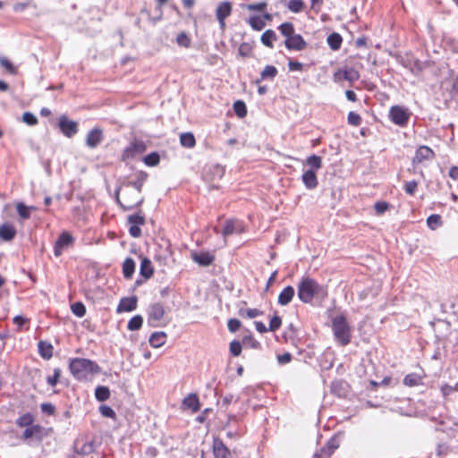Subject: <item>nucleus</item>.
<instances>
[{
    "mask_svg": "<svg viewBox=\"0 0 458 458\" xmlns=\"http://www.w3.org/2000/svg\"><path fill=\"white\" fill-rule=\"evenodd\" d=\"M34 422L35 416L30 412L22 413L16 419V426L18 428H24L21 435V439L23 441L35 439L41 442L43 438L47 436L46 428L39 424H35Z\"/></svg>",
    "mask_w": 458,
    "mask_h": 458,
    "instance_id": "nucleus-1",
    "label": "nucleus"
},
{
    "mask_svg": "<svg viewBox=\"0 0 458 458\" xmlns=\"http://www.w3.org/2000/svg\"><path fill=\"white\" fill-rule=\"evenodd\" d=\"M297 295L303 303H311L315 297L327 295V288L310 276L301 277L297 286Z\"/></svg>",
    "mask_w": 458,
    "mask_h": 458,
    "instance_id": "nucleus-2",
    "label": "nucleus"
},
{
    "mask_svg": "<svg viewBox=\"0 0 458 458\" xmlns=\"http://www.w3.org/2000/svg\"><path fill=\"white\" fill-rule=\"evenodd\" d=\"M277 29L284 38V45L288 51L301 52L308 47V43L304 38L295 32V27L293 22H283Z\"/></svg>",
    "mask_w": 458,
    "mask_h": 458,
    "instance_id": "nucleus-3",
    "label": "nucleus"
},
{
    "mask_svg": "<svg viewBox=\"0 0 458 458\" xmlns=\"http://www.w3.org/2000/svg\"><path fill=\"white\" fill-rule=\"evenodd\" d=\"M69 369L79 381L88 380L90 376L100 372V368L95 361L84 358L72 359L69 363Z\"/></svg>",
    "mask_w": 458,
    "mask_h": 458,
    "instance_id": "nucleus-4",
    "label": "nucleus"
},
{
    "mask_svg": "<svg viewBox=\"0 0 458 458\" xmlns=\"http://www.w3.org/2000/svg\"><path fill=\"white\" fill-rule=\"evenodd\" d=\"M116 200L123 210H131L142 205L144 197L131 186L122 185L116 191Z\"/></svg>",
    "mask_w": 458,
    "mask_h": 458,
    "instance_id": "nucleus-5",
    "label": "nucleus"
},
{
    "mask_svg": "<svg viewBox=\"0 0 458 458\" xmlns=\"http://www.w3.org/2000/svg\"><path fill=\"white\" fill-rule=\"evenodd\" d=\"M332 330L335 340L342 346H346L351 343V327L349 326L344 315H338L333 318Z\"/></svg>",
    "mask_w": 458,
    "mask_h": 458,
    "instance_id": "nucleus-6",
    "label": "nucleus"
},
{
    "mask_svg": "<svg viewBox=\"0 0 458 458\" xmlns=\"http://www.w3.org/2000/svg\"><path fill=\"white\" fill-rule=\"evenodd\" d=\"M146 149V143L141 140L134 138L130 141L129 145L123 150L121 155V161L126 162L130 159H133L138 155L144 153Z\"/></svg>",
    "mask_w": 458,
    "mask_h": 458,
    "instance_id": "nucleus-7",
    "label": "nucleus"
},
{
    "mask_svg": "<svg viewBox=\"0 0 458 458\" xmlns=\"http://www.w3.org/2000/svg\"><path fill=\"white\" fill-rule=\"evenodd\" d=\"M342 435V433H336L331 437L325 445L313 454L312 458H330L335 451L339 448Z\"/></svg>",
    "mask_w": 458,
    "mask_h": 458,
    "instance_id": "nucleus-8",
    "label": "nucleus"
},
{
    "mask_svg": "<svg viewBox=\"0 0 458 458\" xmlns=\"http://www.w3.org/2000/svg\"><path fill=\"white\" fill-rule=\"evenodd\" d=\"M411 117L409 109L402 106H393L389 110L391 122L400 127H405Z\"/></svg>",
    "mask_w": 458,
    "mask_h": 458,
    "instance_id": "nucleus-9",
    "label": "nucleus"
},
{
    "mask_svg": "<svg viewBox=\"0 0 458 458\" xmlns=\"http://www.w3.org/2000/svg\"><path fill=\"white\" fill-rule=\"evenodd\" d=\"M360 75L358 70L353 67H349L347 65L337 69L333 74V81L335 82H342L344 81H347L350 84L357 81L360 79Z\"/></svg>",
    "mask_w": 458,
    "mask_h": 458,
    "instance_id": "nucleus-10",
    "label": "nucleus"
},
{
    "mask_svg": "<svg viewBox=\"0 0 458 458\" xmlns=\"http://www.w3.org/2000/svg\"><path fill=\"white\" fill-rule=\"evenodd\" d=\"M435 157L436 153L431 148L426 145H421L417 148L411 163L413 165H417L425 161H432Z\"/></svg>",
    "mask_w": 458,
    "mask_h": 458,
    "instance_id": "nucleus-11",
    "label": "nucleus"
},
{
    "mask_svg": "<svg viewBox=\"0 0 458 458\" xmlns=\"http://www.w3.org/2000/svg\"><path fill=\"white\" fill-rule=\"evenodd\" d=\"M74 238L69 232L61 233L54 245L55 256L60 257L65 249L72 246Z\"/></svg>",
    "mask_w": 458,
    "mask_h": 458,
    "instance_id": "nucleus-12",
    "label": "nucleus"
},
{
    "mask_svg": "<svg viewBox=\"0 0 458 458\" xmlns=\"http://www.w3.org/2000/svg\"><path fill=\"white\" fill-rule=\"evenodd\" d=\"M146 219L141 212L128 216V224L130 225L129 233L131 236L139 238L141 236L140 225H145Z\"/></svg>",
    "mask_w": 458,
    "mask_h": 458,
    "instance_id": "nucleus-13",
    "label": "nucleus"
},
{
    "mask_svg": "<svg viewBox=\"0 0 458 458\" xmlns=\"http://www.w3.org/2000/svg\"><path fill=\"white\" fill-rule=\"evenodd\" d=\"M233 11V4L230 1L220 2L216 9V16L219 22L221 30L225 29V20L228 18Z\"/></svg>",
    "mask_w": 458,
    "mask_h": 458,
    "instance_id": "nucleus-14",
    "label": "nucleus"
},
{
    "mask_svg": "<svg viewBox=\"0 0 458 458\" xmlns=\"http://www.w3.org/2000/svg\"><path fill=\"white\" fill-rule=\"evenodd\" d=\"M58 126L62 133L71 138L78 132V123L70 120L66 115H61L58 120Z\"/></svg>",
    "mask_w": 458,
    "mask_h": 458,
    "instance_id": "nucleus-15",
    "label": "nucleus"
},
{
    "mask_svg": "<svg viewBox=\"0 0 458 458\" xmlns=\"http://www.w3.org/2000/svg\"><path fill=\"white\" fill-rule=\"evenodd\" d=\"M212 453L214 458H229L231 455L230 449L225 445L221 438L216 437L213 438Z\"/></svg>",
    "mask_w": 458,
    "mask_h": 458,
    "instance_id": "nucleus-16",
    "label": "nucleus"
},
{
    "mask_svg": "<svg viewBox=\"0 0 458 458\" xmlns=\"http://www.w3.org/2000/svg\"><path fill=\"white\" fill-rule=\"evenodd\" d=\"M191 258L195 263H197L200 267H208L212 265L216 259L215 255L208 251H192L191 253Z\"/></svg>",
    "mask_w": 458,
    "mask_h": 458,
    "instance_id": "nucleus-17",
    "label": "nucleus"
},
{
    "mask_svg": "<svg viewBox=\"0 0 458 458\" xmlns=\"http://www.w3.org/2000/svg\"><path fill=\"white\" fill-rule=\"evenodd\" d=\"M103 140V131L98 127H95L88 132L86 136V144L89 148H95Z\"/></svg>",
    "mask_w": 458,
    "mask_h": 458,
    "instance_id": "nucleus-18",
    "label": "nucleus"
},
{
    "mask_svg": "<svg viewBox=\"0 0 458 458\" xmlns=\"http://www.w3.org/2000/svg\"><path fill=\"white\" fill-rule=\"evenodd\" d=\"M135 180L131 182H128L123 183L124 186H131V189L137 190L139 193L141 194L143 185L148 176V174L144 171H137L134 174Z\"/></svg>",
    "mask_w": 458,
    "mask_h": 458,
    "instance_id": "nucleus-19",
    "label": "nucleus"
},
{
    "mask_svg": "<svg viewBox=\"0 0 458 458\" xmlns=\"http://www.w3.org/2000/svg\"><path fill=\"white\" fill-rule=\"evenodd\" d=\"M137 301L138 299L136 296L122 298L117 306L116 311L118 313L132 311L137 308Z\"/></svg>",
    "mask_w": 458,
    "mask_h": 458,
    "instance_id": "nucleus-20",
    "label": "nucleus"
},
{
    "mask_svg": "<svg viewBox=\"0 0 458 458\" xmlns=\"http://www.w3.org/2000/svg\"><path fill=\"white\" fill-rule=\"evenodd\" d=\"M242 231V225L237 220L227 219L225 222V225L222 230V234L224 237H227L234 233H241Z\"/></svg>",
    "mask_w": 458,
    "mask_h": 458,
    "instance_id": "nucleus-21",
    "label": "nucleus"
},
{
    "mask_svg": "<svg viewBox=\"0 0 458 458\" xmlns=\"http://www.w3.org/2000/svg\"><path fill=\"white\" fill-rule=\"evenodd\" d=\"M182 407L191 410L193 413L200 409L199 396L196 394H190L182 400Z\"/></svg>",
    "mask_w": 458,
    "mask_h": 458,
    "instance_id": "nucleus-22",
    "label": "nucleus"
},
{
    "mask_svg": "<svg viewBox=\"0 0 458 458\" xmlns=\"http://www.w3.org/2000/svg\"><path fill=\"white\" fill-rule=\"evenodd\" d=\"M14 225L9 223H4L0 225V239L4 242H11L16 235Z\"/></svg>",
    "mask_w": 458,
    "mask_h": 458,
    "instance_id": "nucleus-23",
    "label": "nucleus"
},
{
    "mask_svg": "<svg viewBox=\"0 0 458 458\" xmlns=\"http://www.w3.org/2000/svg\"><path fill=\"white\" fill-rule=\"evenodd\" d=\"M165 315V309L161 303H154L150 306L148 319L149 322H158Z\"/></svg>",
    "mask_w": 458,
    "mask_h": 458,
    "instance_id": "nucleus-24",
    "label": "nucleus"
},
{
    "mask_svg": "<svg viewBox=\"0 0 458 458\" xmlns=\"http://www.w3.org/2000/svg\"><path fill=\"white\" fill-rule=\"evenodd\" d=\"M301 180L305 187L309 190L315 189L318 184V177L313 170H307L302 174Z\"/></svg>",
    "mask_w": 458,
    "mask_h": 458,
    "instance_id": "nucleus-25",
    "label": "nucleus"
},
{
    "mask_svg": "<svg viewBox=\"0 0 458 458\" xmlns=\"http://www.w3.org/2000/svg\"><path fill=\"white\" fill-rule=\"evenodd\" d=\"M140 275L148 280L154 275V267L149 259L142 258L140 266Z\"/></svg>",
    "mask_w": 458,
    "mask_h": 458,
    "instance_id": "nucleus-26",
    "label": "nucleus"
},
{
    "mask_svg": "<svg viewBox=\"0 0 458 458\" xmlns=\"http://www.w3.org/2000/svg\"><path fill=\"white\" fill-rule=\"evenodd\" d=\"M278 74V70L274 65H266L260 72V77L256 80V84L262 81H273Z\"/></svg>",
    "mask_w": 458,
    "mask_h": 458,
    "instance_id": "nucleus-27",
    "label": "nucleus"
},
{
    "mask_svg": "<svg viewBox=\"0 0 458 458\" xmlns=\"http://www.w3.org/2000/svg\"><path fill=\"white\" fill-rule=\"evenodd\" d=\"M294 296V288L288 285L278 295V303L282 306L288 305Z\"/></svg>",
    "mask_w": 458,
    "mask_h": 458,
    "instance_id": "nucleus-28",
    "label": "nucleus"
},
{
    "mask_svg": "<svg viewBox=\"0 0 458 458\" xmlns=\"http://www.w3.org/2000/svg\"><path fill=\"white\" fill-rule=\"evenodd\" d=\"M39 355L45 360H50L53 357V345L46 341H39L38 344Z\"/></svg>",
    "mask_w": 458,
    "mask_h": 458,
    "instance_id": "nucleus-29",
    "label": "nucleus"
},
{
    "mask_svg": "<svg viewBox=\"0 0 458 458\" xmlns=\"http://www.w3.org/2000/svg\"><path fill=\"white\" fill-rule=\"evenodd\" d=\"M35 206H26L23 202H18L16 204V210L21 219H29L31 216V211L37 210Z\"/></svg>",
    "mask_w": 458,
    "mask_h": 458,
    "instance_id": "nucleus-30",
    "label": "nucleus"
},
{
    "mask_svg": "<svg viewBox=\"0 0 458 458\" xmlns=\"http://www.w3.org/2000/svg\"><path fill=\"white\" fill-rule=\"evenodd\" d=\"M123 277L127 280L131 279L134 272H135V262L134 260L128 257L124 259L122 267Z\"/></svg>",
    "mask_w": 458,
    "mask_h": 458,
    "instance_id": "nucleus-31",
    "label": "nucleus"
},
{
    "mask_svg": "<svg viewBox=\"0 0 458 458\" xmlns=\"http://www.w3.org/2000/svg\"><path fill=\"white\" fill-rule=\"evenodd\" d=\"M277 37L276 32L273 30H267L263 32L260 37L261 43L268 48L274 47V42L276 40Z\"/></svg>",
    "mask_w": 458,
    "mask_h": 458,
    "instance_id": "nucleus-32",
    "label": "nucleus"
},
{
    "mask_svg": "<svg viewBox=\"0 0 458 458\" xmlns=\"http://www.w3.org/2000/svg\"><path fill=\"white\" fill-rule=\"evenodd\" d=\"M149 344L154 348L163 346L166 342V334L164 332H155L149 337Z\"/></svg>",
    "mask_w": 458,
    "mask_h": 458,
    "instance_id": "nucleus-33",
    "label": "nucleus"
},
{
    "mask_svg": "<svg viewBox=\"0 0 458 458\" xmlns=\"http://www.w3.org/2000/svg\"><path fill=\"white\" fill-rule=\"evenodd\" d=\"M180 144L183 148H192L196 146V140L191 132H183L180 135Z\"/></svg>",
    "mask_w": 458,
    "mask_h": 458,
    "instance_id": "nucleus-34",
    "label": "nucleus"
},
{
    "mask_svg": "<svg viewBox=\"0 0 458 458\" xmlns=\"http://www.w3.org/2000/svg\"><path fill=\"white\" fill-rule=\"evenodd\" d=\"M327 44L334 51L340 49L343 42L342 36L339 33L334 32L327 38Z\"/></svg>",
    "mask_w": 458,
    "mask_h": 458,
    "instance_id": "nucleus-35",
    "label": "nucleus"
},
{
    "mask_svg": "<svg viewBox=\"0 0 458 458\" xmlns=\"http://www.w3.org/2000/svg\"><path fill=\"white\" fill-rule=\"evenodd\" d=\"M306 165L310 167V170L317 172L322 167V157L318 155H310L306 158Z\"/></svg>",
    "mask_w": 458,
    "mask_h": 458,
    "instance_id": "nucleus-36",
    "label": "nucleus"
},
{
    "mask_svg": "<svg viewBox=\"0 0 458 458\" xmlns=\"http://www.w3.org/2000/svg\"><path fill=\"white\" fill-rule=\"evenodd\" d=\"M247 22L252 28V30H254L256 31L262 30L266 26V22L264 21V19H262L261 16H257V15L250 16Z\"/></svg>",
    "mask_w": 458,
    "mask_h": 458,
    "instance_id": "nucleus-37",
    "label": "nucleus"
},
{
    "mask_svg": "<svg viewBox=\"0 0 458 458\" xmlns=\"http://www.w3.org/2000/svg\"><path fill=\"white\" fill-rule=\"evenodd\" d=\"M403 384L411 387L417 386L422 384V377L416 373H411L404 377Z\"/></svg>",
    "mask_w": 458,
    "mask_h": 458,
    "instance_id": "nucleus-38",
    "label": "nucleus"
},
{
    "mask_svg": "<svg viewBox=\"0 0 458 458\" xmlns=\"http://www.w3.org/2000/svg\"><path fill=\"white\" fill-rule=\"evenodd\" d=\"M427 225L431 230H436L443 225V220L440 215L432 214L427 218Z\"/></svg>",
    "mask_w": 458,
    "mask_h": 458,
    "instance_id": "nucleus-39",
    "label": "nucleus"
},
{
    "mask_svg": "<svg viewBox=\"0 0 458 458\" xmlns=\"http://www.w3.org/2000/svg\"><path fill=\"white\" fill-rule=\"evenodd\" d=\"M95 397L99 402H105L110 398V390L107 386H98L95 390Z\"/></svg>",
    "mask_w": 458,
    "mask_h": 458,
    "instance_id": "nucleus-40",
    "label": "nucleus"
},
{
    "mask_svg": "<svg viewBox=\"0 0 458 458\" xmlns=\"http://www.w3.org/2000/svg\"><path fill=\"white\" fill-rule=\"evenodd\" d=\"M0 66L9 74L15 75L18 72L15 65L5 56H0Z\"/></svg>",
    "mask_w": 458,
    "mask_h": 458,
    "instance_id": "nucleus-41",
    "label": "nucleus"
},
{
    "mask_svg": "<svg viewBox=\"0 0 458 458\" xmlns=\"http://www.w3.org/2000/svg\"><path fill=\"white\" fill-rule=\"evenodd\" d=\"M238 314L242 318H254L263 314V311L259 309H240Z\"/></svg>",
    "mask_w": 458,
    "mask_h": 458,
    "instance_id": "nucleus-42",
    "label": "nucleus"
},
{
    "mask_svg": "<svg viewBox=\"0 0 458 458\" xmlns=\"http://www.w3.org/2000/svg\"><path fill=\"white\" fill-rule=\"evenodd\" d=\"M253 44L250 42H242L240 44L238 53L242 57H250L253 53Z\"/></svg>",
    "mask_w": 458,
    "mask_h": 458,
    "instance_id": "nucleus-43",
    "label": "nucleus"
},
{
    "mask_svg": "<svg viewBox=\"0 0 458 458\" xmlns=\"http://www.w3.org/2000/svg\"><path fill=\"white\" fill-rule=\"evenodd\" d=\"M176 43L179 47L189 48L191 46V38L186 32L182 31L176 37Z\"/></svg>",
    "mask_w": 458,
    "mask_h": 458,
    "instance_id": "nucleus-44",
    "label": "nucleus"
},
{
    "mask_svg": "<svg viewBox=\"0 0 458 458\" xmlns=\"http://www.w3.org/2000/svg\"><path fill=\"white\" fill-rule=\"evenodd\" d=\"M143 162L147 166H156L160 162V156L157 152L154 151L144 157Z\"/></svg>",
    "mask_w": 458,
    "mask_h": 458,
    "instance_id": "nucleus-45",
    "label": "nucleus"
},
{
    "mask_svg": "<svg viewBox=\"0 0 458 458\" xmlns=\"http://www.w3.org/2000/svg\"><path fill=\"white\" fill-rule=\"evenodd\" d=\"M233 111L235 114L239 118H243L247 115V107L245 103L242 100H237L233 103Z\"/></svg>",
    "mask_w": 458,
    "mask_h": 458,
    "instance_id": "nucleus-46",
    "label": "nucleus"
},
{
    "mask_svg": "<svg viewBox=\"0 0 458 458\" xmlns=\"http://www.w3.org/2000/svg\"><path fill=\"white\" fill-rule=\"evenodd\" d=\"M305 7L303 0H290L287 4V8L294 13H301Z\"/></svg>",
    "mask_w": 458,
    "mask_h": 458,
    "instance_id": "nucleus-47",
    "label": "nucleus"
},
{
    "mask_svg": "<svg viewBox=\"0 0 458 458\" xmlns=\"http://www.w3.org/2000/svg\"><path fill=\"white\" fill-rule=\"evenodd\" d=\"M142 323H143L142 317L140 315H136L129 320L127 328L130 331L139 330L142 327Z\"/></svg>",
    "mask_w": 458,
    "mask_h": 458,
    "instance_id": "nucleus-48",
    "label": "nucleus"
},
{
    "mask_svg": "<svg viewBox=\"0 0 458 458\" xmlns=\"http://www.w3.org/2000/svg\"><path fill=\"white\" fill-rule=\"evenodd\" d=\"M72 312L78 318H82L86 314V307L85 305L81 302L77 301L71 305Z\"/></svg>",
    "mask_w": 458,
    "mask_h": 458,
    "instance_id": "nucleus-49",
    "label": "nucleus"
},
{
    "mask_svg": "<svg viewBox=\"0 0 458 458\" xmlns=\"http://www.w3.org/2000/svg\"><path fill=\"white\" fill-rule=\"evenodd\" d=\"M419 187V182L415 180H411L409 182H406L403 185V190L406 194L410 196H413L415 192L417 191Z\"/></svg>",
    "mask_w": 458,
    "mask_h": 458,
    "instance_id": "nucleus-50",
    "label": "nucleus"
},
{
    "mask_svg": "<svg viewBox=\"0 0 458 458\" xmlns=\"http://www.w3.org/2000/svg\"><path fill=\"white\" fill-rule=\"evenodd\" d=\"M361 122H362V118L361 116L353 112V111H351L348 113V115H347V123L352 125V126H360L361 124Z\"/></svg>",
    "mask_w": 458,
    "mask_h": 458,
    "instance_id": "nucleus-51",
    "label": "nucleus"
},
{
    "mask_svg": "<svg viewBox=\"0 0 458 458\" xmlns=\"http://www.w3.org/2000/svg\"><path fill=\"white\" fill-rule=\"evenodd\" d=\"M229 351H230V353L233 357L240 356L242 353V344L240 343V341H237V340L232 341L229 344Z\"/></svg>",
    "mask_w": 458,
    "mask_h": 458,
    "instance_id": "nucleus-52",
    "label": "nucleus"
},
{
    "mask_svg": "<svg viewBox=\"0 0 458 458\" xmlns=\"http://www.w3.org/2000/svg\"><path fill=\"white\" fill-rule=\"evenodd\" d=\"M267 8V3L263 1L256 4H250L246 5V9L250 12H261L264 13Z\"/></svg>",
    "mask_w": 458,
    "mask_h": 458,
    "instance_id": "nucleus-53",
    "label": "nucleus"
},
{
    "mask_svg": "<svg viewBox=\"0 0 458 458\" xmlns=\"http://www.w3.org/2000/svg\"><path fill=\"white\" fill-rule=\"evenodd\" d=\"M390 208V204L386 201H377L374 204V209L377 216L383 215Z\"/></svg>",
    "mask_w": 458,
    "mask_h": 458,
    "instance_id": "nucleus-54",
    "label": "nucleus"
},
{
    "mask_svg": "<svg viewBox=\"0 0 458 458\" xmlns=\"http://www.w3.org/2000/svg\"><path fill=\"white\" fill-rule=\"evenodd\" d=\"M99 411L103 417L110 418L114 420L117 418L115 411L110 406L101 405L99 407Z\"/></svg>",
    "mask_w": 458,
    "mask_h": 458,
    "instance_id": "nucleus-55",
    "label": "nucleus"
},
{
    "mask_svg": "<svg viewBox=\"0 0 458 458\" xmlns=\"http://www.w3.org/2000/svg\"><path fill=\"white\" fill-rule=\"evenodd\" d=\"M282 326V318L277 314H275L269 322V331L276 332Z\"/></svg>",
    "mask_w": 458,
    "mask_h": 458,
    "instance_id": "nucleus-56",
    "label": "nucleus"
},
{
    "mask_svg": "<svg viewBox=\"0 0 458 458\" xmlns=\"http://www.w3.org/2000/svg\"><path fill=\"white\" fill-rule=\"evenodd\" d=\"M61 377V369L59 368H55L54 369V374L52 376L47 377V382L51 386H55L59 381Z\"/></svg>",
    "mask_w": 458,
    "mask_h": 458,
    "instance_id": "nucleus-57",
    "label": "nucleus"
},
{
    "mask_svg": "<svg viewBox=\"0 0 458 458\" xmlns=\"http://www.w3.org/2000/svg\"><path fill=\"white\" fill-rule=\"evenodd\" d=\"M242 327V322L237 318H230L227 321V327L231 333L237 332Z\"/></svg>",
    "mask_w": 458,
    "mask_h": 458,
    "instance_id": "nucleus-58",
    "label": "nucleus"
},
{
    "mask_svg": "<svg viewBox=\"0 0 458 458\" xmlns=\"http://www.w3.org/2000/svg\"><path fill=\"white\" fill-rule=\"evenodd\" d=\"M22 121L28 125L34 126L38 123V118L30 112H25L22 114Z\"/></svg>",
    "mask_w": 458,
    "mask_h": 458,
    "instance_id": "nucleus-59",
    "label": "nucleus"
},
{
    "mask_svg": "<svg viewBox=\"0 0 458 458\" xmlns=\"http://www.w3.org/2000/svg\"><path fill=\"white\" fill-rule=\"evenodd\" d=\"M40 408L42 412L47 415H54L55 412V407L52 403H42Z\"/></svg>",
    "mask_w": 458,
    "mask_h": 458,
    "instance_id": "nucleus-60",
    "label": "nucleus"
},
{
    "mask_svg": "<svg viewBox=\"0 0 458 458\" xmlns=\"http://www.w3.org/2000/svg\"><path fill=\"white\" fill-rule=\"evenodd\" d=\"M292 360V354L290 352H284L277 356V361L279 364H287Z\"/></svg>",
    "mask_w": 458,
    "mask_h": 458,
    "instance_id": "nucleus-61",
    "label": "nucleus"
},
{
    "mask_svg": "<svg viewBox=\"0 0 458 458\" xmlns=\"http://www.w3.org/2000/svg\"><path fill=\"white\" fill-rule=\"evenodd\" d=\"M288 68L290 71H302L303 70V64L298 61H292L290 60L288 62Z\"/></svg>",
    "mask_w": 458,
    "mask_h": 458,
    "instance_id": "nucleus-62",
    "label": "nucleus"
},
{
    "mask_svg": "<svg viewBox=\"0 0 458 458\" xmlns=\"http://www.w3.org/2000/svg\"><path fill=\"white\" fill-rule=\"evenodd\" d=\"M454 391H456V388L448 384H445L441 387V392H442V394L444 395V397H447Z\"/></svg>",
    "mask_w": 458,
    "mask_h": 458,
    "instance_id": "nucleus-63",
    "label": "nucleus"
},
{
    "mask_svg": "<svg viewBox=\"0 0 458 458\" xmlns=\"http://www.w3.org/2000/svg\"><path fill=\"white\" fill-rule=\"evenodd\" d=\"M255 327H256V330L260 334H264V333H267V331H269V329L266 327V325L261 321H256Z\"/></svg>",
    "mask_w": 458,
    "mask_h": 458,
    "instance_id": "nucleus-64",
    "label": "nucleus"
}]
</instances>
